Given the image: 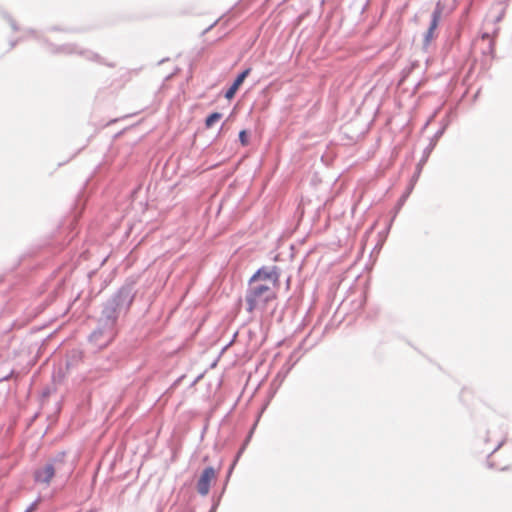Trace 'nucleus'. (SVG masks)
I'll return each instance as SVG.
<instances>
[{
    "label": "nucleus",
    "mask_w": 512,
    "mask_h": 512,
    "mask_svg": "<svg viewBox=\"0 0 512 512\" xmlns=\"http://www.w3.org/2000/svg\"><path fill=\"white\" fill-rule=\"evenodd\" d=\"M276 297V287H272V285H266V283L249 281V288L245 296L247 311L252 313L258 309L263 310L266 308L267 304L270 301L275 300Z\"/></svg>",
    "instance_id": "1"
},
{
    "label": "nucleus",
    "mask_w": 512,
    "mask_h": 512,
    "mask_svg": "<svg viewBox=\"0 0 512 512\" xmlns=\"http://www.w3.org/2000/svg\"><path fill=\"white\" fill-rule=\"evenodd\" d=\"M250 281L266 283V285H272V287L277 288L279 281V271L275 266L262 267L251 277Z\"/></svg>",
    "instance_id": "2"
},
{
    "label": "nucleus",
    "mask_w": 512,
    "mask_h": 512,
    "mask_svg": "<svg viewBox=\"0 0 512 512\" xmlns=\"http://www.w3.org/2000/svg\"><path fill=\"white\" fill-rule=\"evenodd\" d=\"M50 51L52 53H60V54H67V55L79 54L88 60H94V61H98L100 58L98 54H96L90 50L78 49V47L74 44H64L61 46L50 45Z\"/></svg>",
    "instance_id": "3"
},
{
    "label": "nucleus",
    "mask_w": 512,
    "mask_h": 512,
    "mask_svg": "<svg viewBox=\"0 0 512 512\" xmlns=\"http://www.w3.org/2000/svg\"><path fill=\"white\" fill-rule=\"evenodd\" d=\"M450 124V119H449V116L447 115L445 118H443L441 120V127L436 131V133L434 134V136L430 139V143L429 145L424 149L423 151V157L422 159L420 160L419 164H418V167L420 168L421 165L423 163H425L430 155V153L433 151V149L435 148L438 140L443 136V134L445 133L447 127L449 126Z\"/></svg>",
    "instance_id": "4"
},
{
    "label": "nucleus",
    "mask_w": 512,
    "mask_h": 512,
    "mask_svg": "<svg viewBox=\"0 0 512 512\" xmlns=\"http://www.w3.org/2000/svg\"><path fill=\"white\" fill-rule=\"evenodd\" d=\"M215 479H216L215 469L213 467L205 468L197 482V491L201 495H207L210 491L211 483Z\"/></svg>",
    "instance_id": "5"
},
{
    "label": "nucleus",
    "mask_w": 512,
    "mask_h": 512,
    "mask_svg": "<svg viewBox=\"0 0 512 512\" xmlns=\"http://www.w3.org/2000/svg\"><path fill=\"white\" fill-rule=\"evenodd\" d=\"M443 13V5L440 1L436 3V6L431 15V21L427 32L424 35V46H427L434 37V31L438 26L441 15Z\"/></svg>",
    "instance_id": "6"
},
{
    "label": "nucleus",
    "mask_w": 512,
    "mask_h": 512,
    "mask_svg": "<svg viewBox=\"0 0 512 512\" xmlns=\"http://www.w3.org/2000/svg\"><path fill=\"white\" fill-rule=\"evenodd\" d=\"M55 475V467L52 463H47L34 472V479L37 483L49 485Z\"/></svg>",
    "instance_id": "7"
},
{
    "label": "nucleus",
    "mask_w": 512,
    "mask_h": 512,
    "mask_svg": "<svg viewBox=\"0 0 512 512\" xmlns=\"http://www.w3.org/2000/svg\"><path fill=\"white\" fill-rule=\"evenodd\" d=\"M251 70L252 69L250 67H248L237 75V77L234 79L232 85L224 93V97L226 99L231 100L235 96L239 87L243 84L244 80L248 77Z\"/></svg>",
    "instance_id": "8"
},
{
    "label": "nucleus",
    "mask_w": 512,
    "mask_h": 512,
    "mask_svg": "<svg viewBox=\"0 0 512 512\" xmlns=\"http://www.w3.org/2000/svg\"><path fill=\"white\" fill-rule=\"evenodd\" d=\"M222 118V114L219 112H213L210 115H208L205 119V126L207 128L212 127L217 121H219Z\"/></svg>",
    "instance_id": "9"
},
{
    "label": "nucleus",
    "mask_w": 512,
    "mask_h": 512,
    "mask_svg": "<svg viewBox=\"0 0 512 512\" xmlns=\"http://www.w3.org/2000/svg\"><path fill=\"white\" fill-rule=\"evenodd\" d=\"M239 141L243 146L248 145V134L246 130H241L239 132Z\"/></svg>",
    "instance_id": "10"
},
{
    "label": "nucleus",
    "mask_w": 512,
    "mask_h": 512,
    "mask_svg": "<svg viewBox=\"0 0 512 512\" xmlns=\"http://www.w3.org/2000/svg\"><path fill=\"white\" fill-rule=\"evenodd\" d=\"M8 21H9L12 29L14 31H18V26H17L16 22L11 17H8Z\"/></svg>",
    "instance_id": "11"
},
{
    "label": "nucleus",
    "mask_w": 512,
    "mask_h": 512,
    "mask_svg": "<svg viewBox=\"0 0 512 512\" xmlns=\"http://www.w3.org/2000/svg\"><path fill=\"white\" fill-rule=\"evenodd\" d=\"M36 506H37L36 503L32 504L25 512H33V511H35Z\"/></svg>",
    "instance_id": "12"
},
{
    "label": "nucleus",
    "mask_w": 512,
    "mask_h": 512,
    "mask_svg": "<svg viewBox=\"0 0 512 512\" xmlns=\"http://www.w3.org/2000/svg\"><path fill=\"white\" fill-rule=\"evenodd\" d=\"M437 112H435L429 119L428 121L425 123V126L424 127H427L429 125V123L432 121V119L435 117Z\"/></svg>",
    "instance_id": "13"
},
{
    "label": "nucleus",
    "mask_w": 512,
    "mask_h": 512,
    "mask_svg": "<svg viewBox=\"0 0 512 512\" xmlns=\"http://www.w3.org/2000/svg\"><path fill=\"white\" fill-rule=\"evenodd\" d=\"M503 16H504V11H502V12L499 14V16L496 18V20H495V21H496V22L501 21V20H502V18H503Z\"/></svg>",
    "instance_id": "14"
},
{
    "label": "nucleus",
    "mask_w": 512,
    "mask_h": 512,
    "mask_svg": "<svg viewBox=\"0 0 512 512\" xmlns=\"http://www.w3.org/2000/svg\"><path fill=\"white\" fill-rule=\"evenodd\" d=\"M289 248L291 249V255L290 256H294L295 252H294V245L293 244H290Z\"/></svg>",
    "instance_id": "15"
},
{
    "label": "nucleus",
    "mask_w": 512,
    "mask_h": 512,
    "mask_svg": "<svg viewBox=\"0 0 512 512\" xmlns=\"http://www.w3.org/2000/svg\"><path fill=\"white\" fill-rule=\"evenodd\" d=\"M216 24V22H214L213 24H211L206 30L205 32L209 31L210 29H212L214 27V25Z\"/></svg>",
    "instance_id": "16"
},
{
    "label": "nucleus",
    "mask_w": 512,
    "mask_h": 512,
    "mask_svg": "<svg viewBox=\"0 0 512 512\" xmlns=\"http://www.w3.org/2000/svg\"><path fill=\"white\" fill-rule=\"evenodd\" d=\"M484 39H488L489 38V34L488 33H484L483 36H482Z\"/></svg>",
    "instance_id": "17"
},
{
    "label": "nucleus",
    "mask_w": 512,
    "mask_h": 512,
    "mask_svg": "<svg viewBox=\"0 0 512 512\" xmlns=\"http://www.w3.org/2000/svg\"><path fill=\"white\" fill-rule=\"evenodd\" d=\"M15 45H16V42H15V41H12V42L10 43V47H11V48H13Z\"/></svg>",
    "instance_id": "18"
},
{
    "label": "nucleus",
    "mask_w": 512,
    "mask_h": 512,
    "mask_svg": "<svg viewBox=\"0 0 512 512\" xmlns=\"http://www.w3.org/2000/svg\"><path fill=\"white\" fill-rule=\"evenodd\" d=\"M377 247H378V244L374 247V250L370 253V256H373V253H374V251L376 250Z\"/></svg>",
    "instance_id": "19"
},
{
    "label": "nucleus",
    "mask_w": 512,
    "mask_h": 512,
    "mask_svg": "<svg viewBox=\"0 0 512 512\" xmlns=\"http://www.w3.org/2000/svg\"><path fill=\"white\" fill-rule=\"evenodd\" d=\"M310 253H311V251H310V250H308V251H306L304 254H305V256H309V254H310Z\"/></svg>",
    "instance_id": "20"
}]
</instances>
